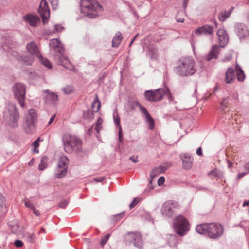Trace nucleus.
<instances>
[{"instance_id": "obj_1", "label": "nucleus", "mask_w": 249, "mask_h": 249, "mask_svg": "<svg viewBox=\"0 0 249 249\" xmlns=\"http://www.w3.org/2000/svg\"><path fill=\"white\" fill-rule=\"evenodd\" d=\"M1 51H7L8 53L14 57L22 65H31L33 62L34 57H40V53L36 44L34 41H32L26 45V49L30 54L29 56H23L19 55L16 52V47L15 44L10 43L9 41L5 43L4 45L0 46Z\"/></svg>"}, {"instance_id": "obj_2", "label": "nucleus", "mask_w": 249, "mask_h": 249, "mask_svg": "<svg viewBox=\"0 0 249 249\" xmlns=\"http://www.w3.org/2000/svg\"><path fill=\"white\" fill-rule=\"evenodd\" d=\"M49 46L50 51L54 54V58L58 64L68 70H72L73 69V66L67 57L63 54L64 49L62 44L57 39L53 38L50 41Z\"/></svg>"}, {"instance_id": "obj_3", "label": "nucleus", "mask_w": 249, "mask_h": 249, "mask_svg": "<svg viewBox=\"0 0 249 249\" xmlns=\"http://www.w3.org/2000/svg\"><path fill=\"white\" fill-rule=\"evenodd\" d=\"M80 5L81 13L90 18H96L103 11L97 0H81Z\"/></svg>"}, {"instance_id": "obj_4", "label": "nucleus", "mask_w": 249, "mask_h": 249, "mask_svg": "<svg viewBox=\"0 0 249 249\" xmlns=\"http://www.w3.org/2000/svg\"><path fill=\"white\" fill-rule=\"evenodd\" d=\"M62 146L64 151L71 154L73 152L80 153L82 151V140L75 135L65 133L62 136Z\"/></svg>"}, {"instance_id": "obj_5", "label": "nucleus", "mask_w": 249, "mask_h": 249, "mask_svg": "<svg viewBox=\"0 0 249 249\" xmlns=\"http://www.w3.org/2000/svg\"><path fill=\"white\" fill-rule=\"evenodd\" d=\"M196 230L200 234H208L211 238L216 239L220 238L224 234V229L222 225L217 223L202 224L197 225Z\"/></svg>"}, {"instance_id": "obj_6", "label": "nucleus", "mask_w": 249, "mask_h": 249, "mask_svg": "<svg viewBox=\"0 0 249 249\" xmlns=\"http://www.w3.org/2000/svg\"><path fill=\"white\" fill-rule=\"evenodd\" d=\"M177 74L181 77H189L196 71L195 62L191 57L181 58L174 68Z\"/></svg>"}, {"instance_id": "obj_7", "label": "nucleus", "mask_w": 249, "mask_h": 249, "mask_svg": "<svg viewBox=\"0 0 249 249\" xmlns=\"http://www.w3.org/2000/svg\"><path fill=\"white\" fill-rule=\"evenodd\" d=\"M3 117L12 127L18 125L19 113L14 104L9 103L7 105L3 113Z\"/></svg>"}, {"instance_id": "obj_8", "label": "nucleus", "mask_w": 249, "mask_h": 249, "mask_svg": "<svg viewBox=\"0 0 249 249\" xmlns=\"http://www.w3.org/2000/svg\"><path fill=\"white\" fill-rule=\"evenodd\" d=\"M173 227L177 234L180 236H183L189 230V224L184 217L178 215L174 219Z\"/></svg>"}, {"instance_id": "obj_9", "label": "nucleus", "mask_w": 249, "mask_h": 249, "mask_svg": "<svg viewBox=\"0 0 249 249\" xmlns=\"http://www.w3.org/2000/svg\"><path fill=\"white\" fill-rule=\"evenodd\" d=\"M69 160L66 156H62L58 161V163L54 174L56 178H61L65 177L68 172Z\"/></svg>"}, {"instance_id": "obj_10", "label": "nucleus", "mask_w": 249, "mask_h": 249, "mask_svg": "<svg viewBox=\"0 0 249 249\" xmlns=\"http://www.w3.org/2000/svg\"><path fill=\"white\" fill-rule=\"evenodd\" d=\"M36 121L37 114L36 111L34 109L29 110L24 124V128L27 133H31L34 131Z\"/></svg>"}, {"instance_id": "obj_11", "label": "nucleus", "mask_w": 249, "mask_h": 249, "mask_svg": "<svg viewBox=\"0 0 249 249\" xmlns=\"http://www.w3.org/2000/svg\"><path fill=\"white\" fill-rule=\"evenodd\" d=\"M13 92L15 98L18 100L22 108L25 107V86L21 83H16L13 87Z\"/></svg>"}, {"instance_id": "obj_12", "label": "nucleus", "mask_w": 249, "mask_h": 249, "mask_svg": "<svg viewBox=\"0 0 249 249\" xmlns=\"http://www.w3.org/2000/svg\"><path fill=\"white\" fill-rule=\"evenodd\" d=\"M179 207V205L177 202L172 200L167 201L162 204L161 213L164 216L171 217L174 214L176 210Z\"/></svg>"}, {"instance_id": "obj_13", "label": "nucleus", "mask_w": 249, "mask_h": 249, "mask_svg": "<svg viewBox=\"0 0 249 249\" xmlns=\"http://www.w3.org/2000/svg\"><path fill=\"white\" fill-rule=\"evenodd\" d=\"M145 99L150 102H157L165 96L164 89L159 88L155 90H147L144 93Z\"/></svg>"}, {"instance_id": "obj_14", "label": "nucleus", "mask_w": 249, "mask_h": 249, "mask_svg": "<svg viewBox=\"0 0 249 249\" xmlns=\"http://www.w3.org/2000/svg\"><path fill=\"white\" fill-rule=\"evenodd\" d=\"M234 31L240 41H243L249 37V30L243 23H236L234 24Z\"/></svg>"}, {"instance_id": "obj_15", "label": "nucleus", "mask_w": 249, "mask_h": 249, "mask_svg": "<svg viewBox=\"0 0 249 249\" xmlns=\"http://www.w3.org/2000/svg\"><path fill=\"white\" fill-rule=\"evenodd\" d=\"M38 12L41 17L43 24L48 22L50 17V10L46 0H41L38 8Z\"/></svg>"}, {"instance_id": "obj_16", "label": "nucleus", "mask_w": 249, "mask_h": 249, "mask_svg": "<svg viewBox=\"0 0 249 249\" xmlns=\"http://www.w3.org/2000/svg\"><path fill=\"white\" fill-rule=\"evenodd\" d=\"M125 239L130 243L133 242L134 246L140 249L142 248V239L139 233H128L125 236Z\"/></svg>"}, {"instance_id": "obj_17", "label": "nucleus", "mask_w": 249, "mask_h": 249, "mask_svg": "<svg viewBox=\"0 0 249 249\" xmlns=\"http://www.w3.org/2000/svg\"><path fill=\"white\" fill-rule=\"evenodd\" d=\"M213 31L214 28L212 26L209 25H205L196 28L195 30L194 33L197 36H200L202 35L208 36L212 35Z\"/></svg>"}, {"instance_id": "obj_18", "label": "nucleus", "mask_w": 249, "mask_h": 249, "mask_svg": "<svg viewBox=\"0 0 249 249\" xmlns=\"http://www.w3.org/2000/svg\"><path fill=\"white\" fill-rule=\"evenodd\" d=\"M180 158L184 169L188 170L192 167L194 159L191 155L187 153L182 154L180 155Z\"/></svg>"}, {"instance_id": "obj_19", "label": "nucleus", "mask_w": 249, "mask_h": 249, "mask_svg": "<svg viewBox=\"0 0 249 249\" xmlns=\"http://www.w3.org/2000/svg\"><path fill=\"white\" fill-rule=\"evenodd\" d=\"M219 43L221 47H224L228 42L229 37L224 29H219L217 31Z\"/></svg>"}, {"instance_id": "obj_20", "label": "nucleus", "mask_w": 249, "mask_h": 249, "mask_svg": "<svg viewBox=\"0 0 249 249\" xmlns=\"http://www.w3.org/2000/svg\"><path fill=\"white\" fill-rule=\"evenodd\" d=\"M23 18L24 20L32 27L36 26L40 21L39 17L36 15L28 14L25 16Z\"/></svg>"}, {"instance_id": "obj_21", "label": "nucleus", "mask_w": 249, "mask_h": 249, "mask_svg": "<svg viewBox=\"0 0 249 249\" xmlns=\"http://www.w3.org/2000/svg\"><path fill=\"white\" fill-rule=\"evenodd\" d=\"M219 52V47L217 45H213L209 53L206 55L205 59L209 61L213 59H216L218 57Z\"/></svg>"}, {"instance_id": "obj_22", "label": "nucleus", "mask_w": 249, "mask_h": 249, "mask_svg": "<svg viewBox=\"0 0 249 249\" xmlns=\"http://www.w3.org/2000/svg\"><path fill=\"white\" fill-rule=\"evenodd\" d=\"M44 97L47 102L55 104L58 100V95L54 92H51L47 90L44 92Z\"/></svg>"}, {"instance_id": "obj_23", "label": "nucleus", "mask_w": 249, "mask_h": 249, "mask_svg": "<svg viewBox=\"0 0 249 249\" xmlns=\"http://www.w3.org/2000/svg\"><path fill=\"white\" fill-rule=\"evenodd\" d=\"M235 71L233 68H229L225 74V82L227 84L232 83L235 79Z\"/></svg>"}, {"instance_id": "obj_24", "label": "nucleus", "mask_w": 249, "mask_h": 249, "mask_svg": "<svg viewBox=\"0 0 249 249\" xmlns=\"http://www.w3.org/2000/svg\"><path fill=\"white\" fill-rule=\"evenodd\" d=\"M123 37L121 33L120 32H117L115 36L113 37L112 41V46L113 47H117L121 43Z\"/></svg>"}, {"instance_id": "obj_25", "label": "nucleus", "mask_w": 249, "mask_h": 249, "mask_svg": "<svg viewBox=\"0 0 249 249\" xmlns=\"http://www.w3.org/2000/svg\"><path fill=\"white\" fill-rule=\"evenodd\" d=\"M166 169L163 167H159L154 169L151 172L150 177L153 178L159 175L160 174L166 171Z\"/></svg>"}, {"instance_id": "obj_26", "label": "nucleus", "mask_w": 249, "mask_h": 249, "mask_svg": "<svg viewBox=\"0 0 249 249\" xmlns=\"http://www.w3.org/2000/svg\"><path fill=\"white\" fill-rule=\"evenodd\" d=\"M101 107V103L99 101L97 95L96 96V98L93 101L91 105L92 110L94 112H97Z\"/></svg>"}, {"instance_id": "obj_27", "label": "nucleus", "mask_w": 249, "mask_h": 249, "mask_svg": "<svg viewBox=\"0 0 249 249\" xmlns=\"http://www.w3.org/2000/svg\"><path fill=\"white\" fill-rule=\"evenodd\" d=\"M232 9H231L230 11L227 12L226 11H222L218 15V19L221 21H225L230 16L232 11Z\"/></svg>"}, {"instance_id": "obj_28", "label": "nucleus", "mask_w": 249, "mask_h": 249, "mask_svg": "<svg viewBox=\"0 0 249 249\" xmlns=\"http://www.w3.org/2000/svg\"><path fill=\"white\" fill-rule=\"evenodd\" d=\"M48 158L47 157L44 156L42 157L40 163L38 166L39 170H43L47 166Z\"/></svg>"}, {"instance_id": "obj_29", "label": "nucleus", "mask_w": 249, "mask_h": 249, "mask_svg": "<svg viewBox=\"0 0 249 249\" xmlns=\"http://www.w3.org/2000/svg\"><path fill=\"white\" fill-rule=\"evenodd\" d=\"M236 73L238 80L240 81H243L245 79V76L240 67H237Z\"/></svg>"}, {"instance_id": "obj_30", "label": "nucleus", "mask_w": 249, "mask_h": 249, "mask_svg": "<svg viewBox=\"0 0 249 249\" xmlns=\"http://www.w3.org/2000/svg\"><path fill=\"white\" fill-rule=\"evenodd\" d=\"M37 58L44 66L48 68H52V65L49 61L45 58H43L41 54L40 57L38 56Z\"/></svg>"}, {"instance_id": "obj_31", "label": "nucleus", "mask_w": 249, "mask_h": 249, "mask_svg": "<svg viewBox=\"0 0 249 249\" xmlns=\"http://www.w3.org/2000/svg\"><path fill=\"white\" fill-rule=\"evenodd\" d=\"M64 28L61 25L56 24L54 25V29L52 30H49V34H53L56 32H61L63 30Z\"/></svg>"}, {"instance_id": "obj_32", "label": "nucleus", "mask_w": 249, "mask_h": 249, "mask_svg": "<svg viewBox=\"0 0 249 249\" xmlns=\"http://www.w3.org/2000/svg\"><path fill=\"white\" fill-rule=\"evenodd\" d=\"M146 122L148 123L149 128L150 130H152L154 128L155 123L153 119L151 117V116L145 118Z\"/></svg>"}, {"instance_id": "obj_33", "label": "nucleus", "mask_w": 249, "mask_h": 249, "mask_svg": "<svg viewBox=\"0 0 249 249\" xmlns=\"http://www.w3.org/2000/svg\"><path fill=\"white\" fill-rule=\"evenodd\" d=\"M94 113V112H93V110L88 109L86 112H84V117L86 119H91L93 118Z\"/></svg>"}, {"instance_id": "obj_34", "label": "nucleus", "mask_w": 249, "mask_h": 249, "mask_svg": "<svg viewBox=\"0 0 249 249\" xmlns=\"http://www.w3.org/2000/svg\"><path fill=\"white\" fill-rule=\"evenodd\" d=\"M113 117L114 123L117 125L118 127H121L120 117H119L117 111H114L113 112Z\"/></svg>"}, {"instance_id": "obj_35", "label": "nucleus", "mask_w": 249, "mask_h": 249, "mask_svg": "<svg viewBox=\"0 0 249 249\" xmlns=\"http://www.w3.org/2000/svg\"><path fill=\"white\" fill-rule=\"evenodd\" d=\"M40 141V138H38L36 140H35L32 145L34 147V149H33V152L35 153H37L39 152V150L37 149V148L39 146V142Z\"/></svg>"}, {"instance_id": "obj_36", "label": "nucleus", "mask_w": 249, "mask_h": 249, "mask_svg": "<svg viewBox=\"0 0 249 249\" xmlns=\"http://www.w3.org/2000/svg\"><path fill=\"white\" fill-rule=\"evenodd\" d=\"M62 90L65 94H69L73 92V88L72 86L68 85L64 87Z\"/></svg>"}, {"instance_id": "obj_37", "label": "nucleus", "mask_w": 249, "mask_h": 249, "mask_svg": "<svg viewBox=\"0 0 249 249\" xmlns=\"http://www.w3.org/2000/svg\"><path fill=\"white\" fill-rule=\"evenodd\" d=\"M102 120L101 118H98L97 121V122L95 124V129L97 131V133H99L100 130L102 128Z\"/></svg>"}, {"instance_id": "obj_38", "label": "nucleus", "mask_w": 249, "mask_h": 249, "mask_svg": "<svg viewBox=\"0 0 249 249\" xmlns=\"http://www.w3.org/2000/svg\"><path fill=\"white\" fill-rule=\"evenodd\" d=\"M139 107L141 113L145 115V118L150 116V114L148 113V111L144 107H142L140 105H139Z\"/></svg>"}, {"instance_id": "obj_39", "label": "nucleus", "mask_w": 249, "mask_h": 249, "mask_svg": "<svg viewBox=\"0 0 249 249\" xmlns=\"http://www.w3.org/2000/svg\"><path fill=\"white\" fill-rule=\"evenodd\" d=\"M150 53H151V58L153 59H157L158 57V52L157 49L155 48H152L150 50Z\"/></svg>"}, {"instance_id": "obj_40", "label": "nucleus", "mask_w": 249, "mask_h": 249, "mask_svg": "<svg viewBox=\"0 0 249 249\" xmlns=\"http://www.w3.org/2000/svg\"><path fill=\"white\" fill-rule=\"evenodd\" d=\"M110 237V234L109 233L107 234L105 236H104L101 239L100 244L102 246H104L109 237Z\"/></svg>"}, {"instance_id": "obj_41", "label": "nucleus", "mask_w": 249, "mask_h": 249, "mask_svg": "<svg viewBox=\"0 0 249 249\" xmlns=\"http://www.w3.org/2000/svg\"><path fill=\"white\" fill-rule=\"evenodd\" d=\"M53 10L57 8L58 5V0H50Z\"/></svg>"}, {"instance_id": "obj_42", "label": "nucleus", "mask_w": 249, "mask_h": 249, "mask_svg": "<svg viewBox=\"0 0 249 249\" xmlns=\"http://www.w3.org/2000/svg\"><path fill=\"white\" fill-rule=\"evenodd\" d=\"M140 104L137 101H133L130 103V109L132 110H135L136 107H139Z\"/></svg>"}, {"instance_id": "obj_43", "label": "nucleus", "mask_w": 249, "mask_h": 249, "mask_svg": "<svg viewBox=\"0 0 249 249\" xmlns=\"http://www.w3.org/2000/svg\"><path fill=\"white\" fill-rule=\"evenodd\" d=\"M164 91H165V96L166 95L168 99L170 101H172L173 100V97L172 96V95L169 91V90L166 88L164 89Z\"/></svg>"}, {"instance_id": "obj_44", "label": "nucleus", "mask_w": 249, "mask_h": 249, "mask_svg": "<svg viewBox=\"0 0 249 249\" xmlns=\"http://www.w3.org/2000/svg\"><path fill=\"white\" fill-rule=\"evenodd\" d=\"M25 205L26 207L30 208L32 209L35 207L33 203L28 199L25 200Z\"/></svg>"}, {"instance_id": "obj_45", "label": "nucleus", "mask_w": 249, "mask_h": 249, "mask_svg": "<svg viewBox=\"0 0 249 249\" xmlns=\"http://www.w3.org/2000/svg\"><path fill=\"white\" fill-rule=\"evenodd\" d=\"M34 234H28L26 235V238L29 242H32L34 239Z\"/></svg>"}, {"instance_id": "obj_46", "label": "nucleus", "mask_w": 249, "mask_h": 249, "mask_svg": "<svg viewBox=\"0 0 249 249\" xmlns=\"http://www.w3.org/2000/svg\"><path fill=\"white\" fill-rule=\"evenodd\" d=\"M23 242L19 240H16L14 242V245L16 247H21L23 246Z\"/></svg>"}, {"instance_id": "obj_47", "label": "nucleus", "mask_w": 249, "mask_h": 249, "mask_svg": "<svg viewBox=\"0 0 249 249\" xmlns=\"http://www.w3.org/2000/svg\"><path fill=\"white\" fill-rule=\"evenodd\" d=\"M138 202H139V200H137V198H134L133 202L129 205L130 209H131L133 208L135 206V205L138 203Z\"/></svg>"}, {"instance_id": "obj_48", "label": "nucleus", "mask_w": 249, "mask_h": 249, "mask_svg": "<svg viewBox=\"0 0 249 249\" xmlns=\"http://www.w3.org/2000/svg\"><path fill=\"white\" fill-rule=\"evenodd\" d=\"M105 179V177H95L93 178V180H94L96 182H102V181L104 180Z\"/></svg>"}, {"instance_id": "obj_49", "label": "nucleus", "mask_w": 249, "mask_h": 249, "mask_svg": "<svg viewBox=\"0 0 249 249\" xmlns=\"http://www.w3.org/2000/svg\"><path fill=\"white\" fill-rule=\"evenodd\" d=\"M68 205V202L66 200H64L59 203V206L60 208H65Z\"/></svg>"}, {"instance_id": "obj_50", "label": "nucleus", "mask_w": 249, "mask_h": 249, "mask_svg": "<svg viewBox=\"0 0 249 249\" xmlns=\"http://www.w3.org/2000/svg\"><path fill=\"white\" fill-rule=\"evenodd\" d=\"M165 181V178L163 177H160L158 180V184L159 186L162 185Z\"/></svg>"}, {"instance_id": "obj_51", "label": "nucleus", "mask_w": 249, "mask_h": 249, "mask_svg": "<svg viewBox=\"0 0 249 249\" xmlns=\"http://www.w3.org/2000/svg\"><path fill=\"white\" fill-rule=\"evenodd\" d=\"M32 210L33 211L34 214L36 216H39L40 215V214L39 210H36L35 207L33 209H32Z\"/></svg>"}, {"instance_id": "obj_52", "label": "nucleus", "mask_w": 249, "mask_h": 249, "mask_svg": "<svg viewBox=\"0 0 249 249\" xmlns=\"http://www.w3.org/2000/svg\"><path fill=\"white\" fill-rule=\"evenodd\" d=\"M196 153L199 156H202L203 153L202 152L201 148L200 147L197 148V149L196 150Z\"/></svg>"}, {"instance_id": "obj_53", "label": "nucleus", "mask_w": 249, "mask_h": 249, "mask_svg": "<svg viewBox=\"0 0 249 249\" xmlns=\"http://www.w3.org/2000/svg\"><path fill=\"white\" fill-rule=\"evenodd\" d=\"M249 172L248 171V172H242V173H240L238 174V178L239 179L242 177H243L244 176H245L246 175H247Z\"/></svg>"}, {"instance_id": "obj_54", "label": "nucleus", "mask_w": 249, "mask_h": 249, "mask_svg": "<svg viewBox=\"0 0 249 249\" xmlns=\"http://www.w3.org/2000/svg\"><path fill=\"white\" fill-rule=\"evenodd\" d=\"M119 139L120 142L122 141V129L121 127H119Z\"/></svg>"}, {"instance_id": "obj_55", "label": "nucleus", "mask_w": 249, "mask_h": 249, "mask_svg": "<svg viewBox=\"0 0 249 249\" xmlns=\"http://www.w3.org/2000/svg\"><path fill=\"white\" fill-rule=\"evenodd\" d=\"M55 118V115L52 116V117L50 119V120L48 122V124H51L52 123V122L54 121Z\"/></svg>"}, {"instance_id": "obj_56", "label": "nucleus", "mask_w": 249, "mask_h": 249, "mask_svg": "<svg viewBox=\"0 0 249 249\" xmlns=\"http://www.w3.org/2000/svg\"><path fill=\"white\" fill-rule=\"evenodd\" d=\"M130 160H131L132 162L134 163H136L137 162V159L135 158L134 156H131L129 158Z\"/></svg>"}, {"instance_id": "obj_57", "label": "nucleus", "mask_w": 249, "mask_h": 249, "mask_svg": "<svg viewBox=\"0 0 249 249\" xmlns=\"http://www.w3.org/2000/svg\"><path fill=\"white\" fill-rule=\"evenodd\" d=\"M4 198H3V196L0 194V206H1L3 202H4Z\"/></svg>"}, {"instance_id": "obj_58", "label": "nucleus", "mask_w": 249, "mask_h": 249, "mask_svg": "<svg viewBox=\"0 0 249 249\" xmlns=\"http://www.w3.org/2000/svg\"><path fill=\"white\" fill-rule=\"evenodd\" d=\"M227 98L223 99V101L221 102V105L223 107H225L227 105V103L225 102V100H227Z\"/></svg>"}, {"instance_id": "obj_59", "label": "nucleus", "mask_w": 249, "mask_h": 249, "mask_svg": "<svg viewBox=\"0 0 249 249\" xmlns=\"http://www.w3.org/2000/svg\"><path fill=\"white\" fill-rule=\"evenodd\" d=\"M244 169L249 172V162L244 165Z\"/></svg>"}, {"instance_id": "obj_60", "label": "nucleus", "mask_w": 249, "mask_h": 249, "mask_svg": "<svg viewBox=\"0 0 249 249\" xmlns=\"http://www.w3.org/2000/svg\"><path fill=\"white\" fill-rule=\"evenodd\" d=\"M249 206V201L248 200H246L244 202L243 204V207H245V206Z\"/></svg>"}, {"instance_id": "obj_61", "label": "nucleus", "mask_w": 249, "mask_h": 249, "mask_svg": "<svg viewBox=\"0 0 249 249\" xmlns=\"http://www.w3.org/2000/svg\"><path fill=\"white\" fill-rule=\"evenodd\" d=\"M188 1H189V0H184L183 7L184 8H185L186 7Z\"/></svg>"}, {"instance_id": "obj_62", "label": "nucleus", "mask_w": 249, "mask_h": 249, "mask_svg": "<svg viewBox=\"0 0 249 249\" xmlns=\"http://www.w3.org/2000/svg\"><path fill=\"white\" fill-rule=\"evenodd\" d=\"M184 20L183 18L177 19V22H183Z\"/></svg>"}, {"instance_id": "obj_63", "label": "nucleus", "mask_w": 249, "mask_h": 249, "mask_svg": "<svg viewBox=\"0 0 249 249\" xmlns=\"http://www.w3.org/2000/svg\"><path fill=\"white\" fill-rule=\"evenodd\" d=\"M211 175L216 176V175L215 174V172L214 171H211L209 173V175Z\"/></svg>"}, {"instance_id": "obj_64", "label": "nucleus", "mask_w": 249, "mask_h": 249, "mask_svg": "<svg viewBox=\"0 0 249 249\" xmlns=\"http://www.w3.org/2000/svg\"><path fill=\"white\" fill-rule=\"evenodd\" d=\"M230 60V58H225V59H224L223 61L224 62H226L227 61H229Z\"/></svg>"}]
</instances>
